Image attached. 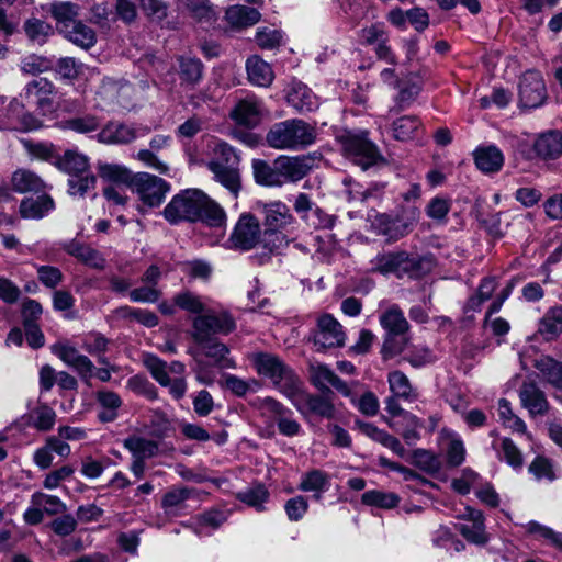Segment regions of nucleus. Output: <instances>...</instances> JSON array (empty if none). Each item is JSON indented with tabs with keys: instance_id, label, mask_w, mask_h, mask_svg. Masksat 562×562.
Masks as SVG:
<instances>
[{
	"instance_id": "obj_1",
	"label": "nucleus",
	"mask_w": 562,
	"mask_h": 562,
	"mask_svg": "<svg viewBox=\"0 0 562 562\" xmlns=\"http://www.w3.org/2000/svg\"><path fill=\"white\" fill-rule=\"evenodd\" d=\"M170 224L202 222L211 227L226 223L224 209L199 189H186L176 194L164 209Z\"/></svg>"
},
{
	"instance_id": "obj_2",
	"label": "nucleus",
	"mask_w": 562,
	"mask_h": 562,
	"mask_svg": "<svg viewBox=\"0 0 562 562\" xmlns=\"http://www.w3.org/2000/svg\"><path fill=\"white\" fill-rule=\"evenodd\" d=\"M316 127L301 119L277 122L268 130L265 142L277 150H301L316 140Z\"/></svg>"
},
{
	"instance_id": "obj_3",
	"label": "nucleus",
	"mask_w": 562,
	"mask_h": 562,
	"mask_svg": "<svg viewBox=\"0 0 562 562\" xmlns=\"http://www.w3.org/2000/svg\"><path fill=\"white\" fill-rule=\"evenodd\" d=\"M256 210L263 215L266 227L262 233V248L269 251L284 248L289 240L281 229L294 222L290 209L281 201H273L270 203L257 202Z\"/></svg>"
},
{
	"instance_id": "obj_4",
	"label": "nucleus",
	"mask_w": 562,
	"mask_h": 562,
	"mask_svg": "<svg viewBox=\"0 0 562 562\" xmlns=\"http://www.w3.org/2000/svg\"><path fill=\"white\" fill-rule=\"evenodd\" d=\"M249 360L257 373L269 379L286 397L301 381L294 371L273 353L255 352L249 356Z\"/></svg>"
},
{
	"instance_id": "obj_5",
	"label": "nucleus",
	"mask_w": 562,
	"mask_h": 562,
	"mask_svg": "<svg viewBox=\"0 0 562 562\" xmlns=\"http://www.w3.org/2000/svg\"><path fill=\"white\" fill-rule=\"evenodd\" d=\"M426 260L407 251H392L378 255L372 260V270L381 274H395L397 278L417 279L426 273Z\"/></svg>"
},
{
	"instance_id": "obj_6",
	"label": "nucleus",
	"mask_w": 562,
	"mask_h": 562,
	"mask_svg": "<svg viewBox=\"0 0 562 562\" xmlns=\"http://www.w3.org/2000/svg\"><path fill=\"white\" fill-rule=\"evenodd\" d=\"M380 325L386 331L384 338L382 353L384 357H394L401 353L406 345V334L409 324L397 305H392L380 315Z\"/></svg>"
},
{
	"instance_id": "obj_7",
	"label": "nucleus",
	"mask_w": 562,
	"mask_h": 562,
	"mask_svg": "<svg viewBox=\"0 0 562 562\" xmlns=\"http://www.w3.org/2000/svg\"><path fill=\"white\" fill-rule=\"evenodd\" d=\"M333 397V392H322V394L307 393L302 381L297 383L288 396L302 415L312 414L326 419L335 418L337 413Z\"/></svg>"
},
{
	"instance_id": "obj_8",
	"label": "nucleus",
	"mask_w": 562,
	"mask_h": 562,
	"mask_svg": "<svg viewBox=\"0 0 562 562\" xmlns=\"http://www.w3.org/2000/svg\"><path fill=\"white\" fill-rule=\"evenodd\" d=\"M235 328V321L227 312H215L209 307L193 319L191 336L195 342H204L218 334L228 335Z\"/></svg>"
},
{
	"instance_id": "obj_9",
	"label": "nucleus",
	"mask_w": 562,
	"mask_h": 562,
	"mask_svg": "<svg viewBox=\"0 0 562 562\" xmlns=\"http://www.w3.org/2000/svg\"><path fill=\"white\" fill-rule=\"evenodd\" d=\"M131 188L138 199L149 207L159 206L170 190L164 179L148 172H138L131 180Z\"/></svg>"
},
{
	"instance_id": "obj_10",
	"label": "nucleus",
	"mask_w": 562,
	"mask_h": 562,
	"mask_svg": "<svg viewBox=\"0 0 562 562\" xmlns=\"http://www.w3.org/2000/svg\"><path fill=\"white\" fill-rule=\"evenodd\" d=\"M341 144L346 155L364 170L380 159L375 145L367 138L366 133H348L341 136Z\"/></svg>"
},
{
	"instance_id": "obj_11",
	"label": "nucleus",
	"mask_w": 562,
	"mask_h": 562,
	"mask_svg": "<svg viewBox=\"0 0 562 562\" xmlns=\"http://www.w3.org/2000/svg\"><path fill=\"white\" fill-rule=\"evenodd\" d=\"M37 127V120L24 113V105L20 101H8L0 97V131H31Z\"/></svg>"
},
{
	"instance_id": "obj_12",
	"label": "nucleus",
	"mask_w": 562,
	"mask_h": 562,
	"mask_svg": "<svg viewBox=\"0 0 562 562\" xmlns=\"http://www.w3.org/2000/svg\"><path fill=\"white\" fill-rule=\"evenodd\" d=\"M346 335L340 323L330 314L318 317L313 335V342L317 351L339 348L345 345Z\"/></svg>"
},
{
	"instance_id": "obj_13",
	"label": "nucleus",
	"mask_w": 562,
	"mask_h": 562,
	"mask_svg": "<svg viewBox=\"0 0 562 562\" xmlns=\"http://www.w3.org/2000/svg\"><path fill=\"white\" fill-rule=\"evenodd\" d=\"M149 128L143 125H128L121 122H108L95 135L99 143L105 145L130 144L138 137L146 136Z\"/></svg>"
},
{
	"instance_id": "obj_14",
	"label": "nucleus",
	"mask_w": 562,
	"mask_h": 562,
	"mask_svg": "<svg viewBox=\"0 0 562 562\" xmlns=\"http://www.w3.org/2000/svg\"><path fill=\"white\" fill-rule=\"evenodd\" d=\"M229 241L234 248L240 250H250L258 245L262 246L259 221L251 214L240 215L229 237Z\"/></svg>"
},
{
	"instance_id": "obj_15",
	"label": "nucleus",
	"mask_w": 562,
	"mask_h": 562,
	"mask_svg": "<svg viewBox=\"0 0 562 562\" xmlns=\"http://www.w3.org/2000/svg\"><path fill=\"white\" fill-rule=\"evenodd\" d=\"M261 408L271 414L279 432L284 437L300 436L303 430L300 422L295 418L294 412L272 397L261 401Z\"/></svg>"
},
{
	"instance_id": "obj_16",
	"label": "nucleus",
	"mask_w": 562,
	"mask_h": 562,
	"mask_svg": "<svg viewBox=\"0 0 562 562\" xmlns=\"http://www.w3.org/2000/svg\"><path fill=\"white\" fill-rule=\"evenodd\" d=\"M52 352L65 364L72 368L81 379L92 378L94 366L92 361L68 341H58L50 347Z\"/></svg>"
},
{
	"instance_id": "obj_17",
	"label": "nucleus",
	"mask_w": 562,
	"mask_h": 562,
	"mask_svg": "<svg viewBox=\"0 0 562 562\" xmlns=\"http://www.w3.org/2000/svg\"><path fill=\"white\" fill-rule=\"evenodd\" d=\"M547 91L542 76L537 70L526 71L519 82V100L524 108H538L546 100Z\"/></svg>"
},
{
	"instance_id": "obj_18",
	"label": "nucleus",
	"mask_w": 562,
	"mask_h": 562,
	"mask_svg": "<svg viewBox=\"0 0 562 562\" xmlns=\"http://www.w3.org/2000/svg\"><path fill=\"white\" fill-rule=\"evenodd\" d=\"M310 381L321 392H333L329 386L335 387L346 397L351 396V389L342 381L327 364L311 362L308 366Z\"/></svg>"
},
{
	"instance_id": "obj_19",
	"label": "nucleus",
	"mask_w": 562,
	"mask_h": 562,
	"mask_svg": "<svg viewBox=\"0 0 562 562\" xmlns=\"http://www.w3.org/2000/svg\"><path fill=\"white\" fill-rule=\"evenodd\" d=\"M145 366L153 378L161 385L169 387V393L173 398L180 400L187 392V382L184 378L178 376L170 379L167 371V362L156 356L149 355L145 358Z\"/></svg>"
},
{
	"instance_id": "obj_20",
	"label": "nucleus",
	"mask_w": 562,
	"mask_h": 562,
	"mask_svg": "<svg viewBox=\"0 0 562 562\" xmlns=\"http://www.w3.org/2000/svg\"><path fill=\"white\" fill-rule=\"evenodd\" d=\"M263 102L256 95H247L237 102L232 111V119L248 128L257 126L265 115Z\"/></svg>"
},
{
	"instance_id": "obj_21",
	"label": "nucleus",
	"mask_w": 562,
	"mask_h": 562,
	"mask_svg": "<svg viewBox=\"0 0 562 562\" xmlns=\"http://www.w3.org/2000/svg\"><path fill=\"white\" fill-rule=\"evenodd\" d=\"M281 186L302 180L312 169V160L306 156H280L276 159Z\"/></svg>"
},
{
	"instance_id": "obj_22",
	"label": "nucleus",
	"mask_w": 562,
	"mask_h": 562,
	"mask_svg": "<svg viewBox=\"0 0 562 562\" xmlns=\"http://www.w3.org/2000/svg\"><path fill=\"white\" fill-rule=\"evenodd\" d=\"M54 93V85L48 79L40 77L30 81L20 95L27 104L44 111L52 106Z\"/></svg>"
},
{
	"instance_id": "obj_23",
	"label": "nucleus",
	"mask_w": 562,
	"mask_h": 562,
	"mask_svg": "<svg viewBox=\"0 0 562 562\" xmlns=\"http://www.w3.org/2000/svg\"><path fill=\"white\" fill-rule=\"evenodd\" d=\"M172 70L178 75L182 87L194 88L203 78L204 66L196 57L179 55L175 59Z\"/></svg>"
},
{
	"instance_id": "obj_24",
	"label": "nucleus",
	"mask_w": 562,
	"mask_h": 562,
	"mask_svg": "<svg viewBox=\"0 0 562 562\" xmlns=\"http://www.w3.org/2000/svg\"><path fill=\"white\" fill-rule=\"evenodd\" d=\"M521 406L531 417L543 416L549 412L550 404L544 392L535 382H524L519 389Z\"/></svg>"
},
{
	"instance_id": "obj_25",
	"label": "nucleus",
	"mask_w": 562,
	"mask_h": 562,
	"mask_svg": "<svg viewBox=\"0 0 562 562\" xmlns=\"http://www.w3.org/2000/svg\"><path fill=\"white\" fill-rule=\"evenodd\" d=\"M222 162V160H210L207 167L214 175V179L227 189L234 198H237L241 189L239 170L237 166L223 165Z\"/></svg>"
},
{
	"instance_id": "obj_26",
	"label": "nucleus",
	"mask_w": 562,
	"mask_h": 562,
	"mask_svg": "<svg viewBox=\"0 0 562 562\" xmlns=\"http://www.w3.org/2000/svg\"><path fill=\"white\" fill-rule=\"evenodd\" d=\"M288 104L294 108L299 113H308L315 111L319 101L313 91L302 82H293L288 95Z\"/></svg>"
},
{
	"instance_id": "obj_27",
	"label": "nucleus",
	"mask_w": 562,
	"mask_h": 562,
	"mask_svg": "<svg viewBox=\"0 0 562 562\" xmlns=\"http://www.w3.org/2000/svg\"><path fill=\"white\" fill-rule=\"evenodd\" d=\"M533 367L538 371L540 380L562 392V362L549 356H540L533 362Z\"/></svg>"
},
{
	"instance_id": "obj_28",
	"label": "nucleus",
	"mask_w": 562,
	"mask_h": 562,
	"mask_svg": "<svg viewBox=\"0 0 562 562\" xmlns=\"http://www.w3.org/2000/svg\"><path fill=\"white\" fill-rule=\"evenodd\" d=\"M532 148L543 160L557 159L562 155V134L558 131L546 132L536 138Z\"/></svg>"
},
{
	"instance_id": "obj_29",
	"label": "nucleus",
	"mask_w": 562,
	"mask_h": 562,
	"mask_svg": "<svg viewBox=\"0 0 562 562\" xmlns=\"http://www.w3.org/2000/svg\"><path fill=\"white\" fill-rule=\"evenodd\" d=\"M95 400L100 406L98 419L101 423H112L119 417L123 401L117 393L105 389L99 390Z\"/></svg>"
},
{
	"instance_id": "obj_30",
	"label": "nucleus",
	"mask_w": 562,
	"mask_h": 562,
	"mask_svg": "<svg viewBox=\"0 0 562 562\" xmlns=\"http://www.w3.org/2000/svg\"><path fill=\"white\" fill-rule=\"evenodd\" d=\"M476 167L484 173H494L501 170L504 164V155L494 145L479 147L474 151Z\"/></svg>"
},
{
	"instance_id": "obj_31",
	"label": "nucleus",
	"mask_w": 562,
	"mask_h": 562,
	"mask_svg": "<svg viewBox=\"0 0 562 562\" xmlns=\"http://www.w3.org/2000/svg\"><path fill=\"white\" fill-rule=\"evenodd\" d=\"M330 475L322 470L313 469L301 475L299 488L303 492H311L314 498L319 501L323 493L329 490Z\"/></svg>"
},
{
	"instance_id": "obj_32",
	"label": "nucleus",
	"mask_w": 562,
	"mask_h": 562,
	"mask_svg": "<svg viewBox=\"0 0 562 562\" xmlns=\"http://www.w3.org/2000/svg\"><path fill=\"white\" fill-rule=\"evenodd\" d=\"M64 248L68 255L77 258L87 266L95 269H102L104 267L105 260L102 255L88 245L71 240L67 243Z\"/></svg>"
},
{
	"instance_id": "obj_33",
	"label": "nucleus",
	"mask_w": 562,
	"mask_h": 562,
	"mask_svg": "<svg viewBox=\"0 0 562 562\" xmlns=\"http://www.w3.org/2000/svg\"><path fill=\"white\" fill-rule=\"evenodd\" d=\"M246 70L252 85L269 87L273 81L274 75L270 65L258 56H251L247 59Z\"/></svg>"
},
{
	"instance_id": "obj_34",
	"label": "nucleus",
	"mask_w": 562,
	"mask_h": 562,
	"mask_svg": "<svg viewBox=\"0 0 562 562\" xmlns=\"http://www.w3.org/2000/svg\"><path fill=\"white\" fill-rule=\"evenodd\" d=\"M56 167L70 176H79L88 172L89 159L77 150H66L63 155L58 156Z\"/></svg>"
},
{
	"instance_id": "obj_35",
	"label": "nucleus",
	"mask_w": 562,
	"mask_h": 562,
	"mask_svg": "<svg viewBox=\"0 0 562 562\" xmlns=\"http://www.w3.org/2000/svg\"><path fill=\"white\" fill-rule=\"evenodd\" d=\"M54 205L53 199L48 195L26 198L21 202L20 214L24 218L38 220L47 215Z\"/></svg>"
},
{
	"instance_id": "obj_36",
	"label": "nucleus",
	"mask_w": 562,
	"mask_h": 562,
	"mask_svg": "<svg viewBox=\"0 0 562 562\" xmlns=\"http://www.w3.org/2000/svg\"><path fill=\"white\" fill-rule=\"evenodd\" d=\"M173 305L187 313L202 315L209 308V299L183 290L173 296Z\"/></svg>"
},
{
	"instance_id": "obj_37",
	"label": "nucleus",
	"mask_w": 562,
	"mask_h": 562,
	"mask_svg": "<svg viewBox=\"0 0 562 562\" xmlns=\"http://www.w3.org/2000/svg\"><path fill=\"white\" fill-rule=\"evenodd\" d=\"M61 33L71 43L85 49H89L94 46L97 42L95 32L80 21L74 23L69 27L61 29Z\"/></svg>"
},
{
	"instance_id": "obj_38",
	"label": "nucleus",
	"mask_w": 562,
	"mask_h": 562,
	"mask_svg": "<svg viewBox=\"0 0 562 562\" xmlns=\"http://www.w3.org/2000/svg\"><path fill=\"white\" fill-rule=\"evenodd\" d=\"M374 225L376 231L389 240H397L409 233L407 227H404V224L391 214H379L375 217Z\"/></svg>"
},
{
	"instance_id": "obj_39",
	"label": "nucleus",
	"mask_w": 562,
	"mask_h": 562,
	"mask_svg": "<svg viewBox=\"0 0 562 562\" xmlns=\"http://www.w3.org/2000/svg\"><path fill=\"white\" fill-rule=\"evenodd\" d=\"M390 390L395 397L405 402H414L418 398V392L414 389L408 378L401 371H393L387 376Z\"/></svg>"
},
{
	"instance_id": "obj_40",
	"label": "nucleus",
	"mask_w": 562,
	"mask_h": 562,
	"mask_svg": "<svg viewBox=\"0 0 562 562\" xmlns=\"http://www.w3.org/2000/svg\"><path fill=\"white\" fill-rule=\"evenodd\" d=\"M203 353L213 359L214 362L221 368H235L233 359L228 358L227 355L229 349L226 345L220 342L217 339L207 338V341L196 342Z\"/></svg>"
},
{
	"instance_id": "obj_41",
	"label": "nucleus",
	"mask_w": 562,
	"mask_h": 562,
	"mask_svg": "<svg viewBox=\"0 0 562 562\" xmlns=\"http://www.w3.org/2000/svg\"><path fill=\"white\" fill-rule=\"evenodd\" d=\"M227 22L235 27H247L260 20L257 9L246 5H232L226 10Z\"/></svg>"
},
{
	"instance_id": "obj_42",
	"label": "nucleus",
	"mask_w": 562,
	"mask_h": 562,
	"mask_svg": "<svg viewBox=\"0 0 562 562\" xmlns=\"http://www.w3.org/2000/svg\"><path fill=\"white\" fill-rule=\"evenodd\" d=\"M97 170L102 180L116 184L128 183L131 186V180L134 176L128 168L120 164L99 161L97 164Z\"/></svg>"
},
{
	"instance_id": "obj_43",
	"label": "nucleus",
	"mask_w": 562,
	"mask_h": 562,
	"mask_svg": "<svg viewBox=\"0 0 562 562\" xmlns=\"http://www.w3.org/2000/svg\"><path fill=\"white\" fill-rule=\"evenodd\" d=\"M12 187L16 192H40L44 188L43 180L33 171L19 169L12 175Z\"/></svg>"
},
{
	"instance_id": "obj_44",
	"label": "nucleus",
	"mask_w": 562,
	"mask_h": 562,
	"mask_svg": "<svg viewBox=\"0 0 562 562\" xmlns=\"http://www.w3.org/2000/svg\"><path fill=\"white\" fill-rule=\"evenodd\" d=\"M255 181L266 187H281L279 172L276 168V160L272 165L261 159L252 160Z\"/></svg>"
},
{
	"instance_id": "obj_45",
	"label": "nucleus",
	"mask_w": 562,
	"mask_h": 562,
	"mask_svg": "<svg viewBox=\"0 0 562 562\" xmlns=\"http://www.w3.org/2000/svg\"><path fill=\"white\" fill-rule=\"evenodd\" d=\"M538 331L544 339L551 340L562 333V306L550 308L542 317Z\"/></svg>"
},
{
	"instance_id": "obj_46",
	"label": "nucleus",
	"mask_w": 562,
	"mask_h": 562,
	"mask_svg": "<svg viewBox=\"0 0 562 562\" xmlns=\"http://www.w3.org/2000/svg\"><path fill=\"white\" fill-rule=\"evenodd\" d=\"M123 446L132 453V457L145 460L153 458L158 452V445L156 441L139 436H131L126 438Z\"/></svg>"
},
{
	"instance_id": "obj_47",
	"label": "nucleus",
	"mask_w": 562,
	"mask_h": 562,
	"mask_svg": "<svg viewBox=\"0 0 562 562\" xmlns=\"http://www.w3.org/2000/svg\"><path fill=\"white\" fill-rule=\"evenodd\" d=\"M183 5L199 22L211 23L217 19L218 13L209 0H183Z\"/></svg>"
},
{
	"instance_id": "obj_48",
	"label": "nucleus",
	"mask_w": 562,
	"mask_h": 562,
	"mask_svg": "<svg viewBox=\"0 0 562 562\" xmlns=\"http://www.w3.org/2000/svg\"><path fill=\"white\" fill-rule=\"evenodd\" d=\"M420 128V121L414 115H404L397 119L392 126L393 136L397 140L413 139Z\"/></svg>"
},
{
	"instance_id": "obj_49",
	"label": "nucleus",
	"mask_w": 562,
	"mask_h": 562,
	"mask_svg": "<svg viewBox=\"0 0 562 562\" xmlns=\"http://www.w3.org/2000/svg\"><path fill=\"white\" fill-rule=\"evenodd\" d=\"M31 504L40 506L43 514L54 516L66 512V504L55 495L45 494L42 492H35L31 496Z\"/></svg>"
},
{
	"instance_id": "obj_50",
	"label": "nucleus",
	"mask_w": 562,
	"mask_h": 562,
	"mask_svg": "<svg viewBox=\"0 0 562 562\" xmlns=\"http://www.w3.org/2000/svg\"><path fill=\"white\" fill-rule=\"evenodd\" d=\"M52 15L57 21V26L61 32V29L69 27L74 23L78 22V7L71 2H59L52 4Z\"/></svg>"
},
{
	"instance_id": "obj_51",
	"label": "nucleus",
	"mask_w": 562,
	"mask_h": 562,
	"mask_svg": "<svg viewBox=\"0 0 562 562\" xmlns=\"http://www.w3.org/2000/svg\"><path fill=\"white\" fill-rule=\"evenodd\" d=\"M109 340L100 333H90L82 338V348L91 356L98 357V361L106 364L104 353L108 349Z\"/></svg>"
},
{
	"instance_id": "obj_52",
	"label": "nucleus",
	"mask_w": 562,
	"mask_h": 562,
	"mask_svg": "<svg viewBox=\"0 0 562 562\" xmlns=\"http://www.w3.org/2000/svg\"><path fill=\"white\" fill-rule=\"evenodd\" d=\"M361 499L366 505L376 506L384 509L394 508L400 502V497L395 493H386L376 490L363 493Z\"/></svg>"
},
{
	"instance_id": "obj_53",
	"label": "nucleus",
	"mask_w": 562,
	"mask_h": 562,
	"mask_svg": "<svg viewBox=\"0 0 562 562\" xmlns=\"http://www.w3.org/2000/svg\"><path fill=\"white\" fill-rule=\"evenodd\" d=\"M389 37V33L385 25L381 22L373 23L369 26L362 27L359 31V41L366 46H378L384 40Z\"/></svg>"
},
{
	"instance_id": "obj_54",
	"label": "nucleus",
	"mask_w": 562,
	"mask_h": 562,
	"mask_svg": "<svg viewBox=\"0 0 562 562\" xmlns=\"http://www.w3.org/2000/svg\"><path fill=\"white\" fill-rule=\"evenodd\" d=\"M101 125V121L98 116L87 114L83 116H77L69 119L64 122V127L71 130L77 133L87 134L97 131Z\"/></svg>"
},
{
	"instance_id": "obj_55",
	"label": "nucleus",
	"mask_w": 562,
	"mask_h": 562,
	"mask_svg": "<svg viewBox=\"0 0 562 562\" xmlns=\"http://www.w3.org/2000/svg\"><path fill=\"white\" fill-rule=\"evenodd\" d=\"M269 493L262 485L248 488L244 492L238 493V499L248 506L256 508L257 510H263V504L268 501Z\"/></svg>"
},
{
	"instance_id": "obj_56",
	"label": "nucleus",
	"mask_w": 562,
	"mask_h": 562,
	"mask_svg": "<svg viewBox=\"0 0 562 562\" xmlns=\"http://www.w3.org/2000/svg\"><path fill=\"white\" fill-rule=\"evenodd\" d=\"M192 491L188 487H172L162 497L161 506L166 513H173L183 502L191 497Z\"/></svg>"
},
{
	"instance_id": "obj_57",
	"label": "nucleus",
	"mask_w": 562,
	"mask_h": 562,
	"mask_svg": "<svg viewBox=\"0 0 562 562\" xmlns=\"http://www.w3.org/2000/svg\"><path fill=\"white\" fill-rule=\"evenodd\" d=\"M97 178L90 172H85L79 176H71L68 180V192L71 195H85L91 189H94Z\"/></svg>"
},
{
	"instance_id": "obj_58",
	"label": "nucleus",
	"mask_w": 562,
	"mask_h": 562,
	"mask_svg": "<svg viewBox=\"0 0 562 562\" xmlns=\"http://www.w3.org/2000/svg\"><path fill=\"white\" fill-rule=\"evenodd\" d=\"M119 313L121 316L135 319L149 328L158 325V316L148 310L123 306L120 308Z\"/></svg>"
},
{
	"instance_id": "obj_59",
	"label": "nucleus",
	"mask_w": 562,
	"mask_h": 562,
	"mask_svg": "<svg viewBox=\"0 0 562 562\" xmlns=\"http://www.w3.org/2000/svg\"><path fill=\"white\" fill-rule=\"evenodd\" d=\"M458 530L468 541L475 544H484L487 541L484 521L460 524Z\"/></svg>"
},
{
	"instance_id": "obj_60",
	"label": "nucleus",
	"mask_w": 562,
	"mask_h": 562,
	"mask_svg": "<svg viewBox=\"0 0 562 562\" xmlns=\"http://www.w3.org/2000/svg\"><path fill=\"white\" fill-rule=\"evenodd\" d=\"M31 424L41 431H47L53 428L56 419L55 412L47 405L35 408L31 414Z\"/></svg>"
},
{
	"instance_id": "obj_61",
	"label": "nucleus",
	"mask_w": 562,
	"mask_h": 562,
	"mask_svg": "<svg viewBox=\"0 0 562 562\" xmlns=\"http://www.w3.org/2000/svg\"><path fill=\"white\" fill-rule=\"evenodd\" d=\"M127 387L135 394L142 395L149 401H155L158 397L156 386L150 383L146 378L134 375L127 380Z\"/></svg>"
},
{
	"instance_id": "obj_62",
	"label": "nucleus",
	"mask_w": 562,
	"mask_h": 562,
	"mask_svg": "<svg viewBox=\"0 0 562 562\" xmlns=\"http://www.w3.org/2000/svg\"><path fill=\"white\" fill-rule=\"evenodd\" d=\"M344 184L347 187L346 193L350 201H367L369 198L378 196L380 188L374 184L363 189L360 183L353 182L351 179H345Z\"/></svg>"
},
{
	"instance_id": "obj_63",
	"label": "nucleus",
	"mask_w": 562,
	"mask_h": 562,
	"mask_svg": "<svg viewBox=\"0 0 562 562\" xmlns=\"http://www.w3.org/2000/svg\"><path fill=\"white\" fill-rule=\"evenodd\" d=\"M53 67L52 61L43 56L29 55L21 60L20 69L26 75L45 72Z\"/></svg>"
},
{
	"instance_id": "obj_64",
	"label": "nucleus",
	"mask_w": 562,
	"mask_h": 562,
	"mask_svg": "<svg viewBox=\"0 0 562 562\" xmlns=\"http://www.w3.org/2000/svg\"><path fill=\"white\" fill-rule=\"evenodd\" d=\"M395 89L398 90L397 95L395 97V103L400 109H405L408 106L415 98L419 94L422 87L417 82H400Z\"/></svg>"
}]
</instances>
